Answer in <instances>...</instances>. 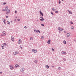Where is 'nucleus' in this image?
<instances>
[{
    "label": "nucleus",
    "instance_id": "de8ad7c7",
    "mask_svg": "<svg viewBox=\"0 0 76 76\" xmlns=\"http://www.w3.org/2000/svg\"><path fill=\"white\" fill-rule=\"evenodd\" d=\"M6 3H4V4H6Z\"/></svg>",
    "mask_w": 76,
    "mask_h": 76
},
{
    "label": "nucleus",
    "instance_id": "864d4df0",
    "mask_svg": "<svg viewBox=\"0 0 76 76\" xmlns=\"http://www.w3.org/2000/svg\"><path fill=\"white\" fill-rule=\"evenodd\" d=\"M61 31H59V33H60V32H61Z\"/></svg>",
    "mask_w": 76,
    "mask_h": 76
},
{
    "label": "nucleus",
    "instance_id": "bb28decb",
    "mask_svg": "<svg viewBox=\"0 0 76 76\" xmlns=\"http://www.w3.org/2000/svg\"><path fill=\"white\" fill-rule=\"evenodd\" d=\"M60 3H61V1H60V0L59 1V4H60Z\"/></svg>",
    "mask_w": 76,
    "mask_h": 76
},
{
    "label": "nucleus",
    "instance_id": "5701e85b",
    "mask_svg": "<svg viewBox=\"0 0 76 76\" xmlns=\"http://www.w3.org/2000/svg\"><path fill=\"white\" fill-rule=\"evenodd\" d=\"M30 39L31 41H32V39H33V38H32V37H30Z\"/></svg>",
    "mask_w": 76,
    "mask_h": 76
},
{
    "label": "nucleus",
    "instance_id": "2f4dec72",
    "mask_svg": "<svg viewBox=\"0 0 76 76\" xmlns=\"http://www.w3.org/2000/svg\"><path fill=\"white\" fill-rule=\"evenodd\" d=\"M37 32H39V33H40V31L38 30H37Z\"/></svg>",
    "mask_w": 76,
    "mask_h": 76
},
{
    "label": "nucleus",
    "instance_id": "39448f33",
    "mask_svg": "<svg viewBox=\"0 0 76 76\" xmlns=\"http://www.w3.org/2000/svg\"><path fill=\"white\" fill-rule=\"evenodd\" d=\"M19 54V53L18 52H14L13 53V54H14V55H16V54Z\"/></svg>",
    "mask_w": 76,
    "mask_h": 76
},
{
    "label": "nucleus",
    "instance_id": "4468645a",
    "mask_svg": "<svg viewBox=\"0 0 76 76\" xmlns=\"http://www.w3.org/2000/svg\"><path fill=\"white\" fill-rule=\"evenodd\" d=\"M62 54H66V52L63 51L62 52Z\"/></svg>",
    "mask_w": 76,
    "mask_h": 76
},
{
    "label": "nucleus",
    "instance_id": "4c0bfd02",
    "mask_svg": "<svg viewBox=\"0 0 76 76\" xmlns=\"http://www.w3.org/2000/svg\"><path fill=\"white\" fill-rule=\"evenodd\" d=\"M41 25H42V26H44V25L42 24H41Z\"/></svg>",
    "mask_w": 76,
    "mask_h": 76
},
{
    "label": "nucleus",
    "instance_id": "9b49d317",
    "mask_svg": "<svg viewBox=\"0 0 76 76\" xmlns=\"http://www.w3.org/2000/svg\"><path fill=\"white\" fill-rule=\"evenodd\" d=\"M2 49H4V45H1Z\"/></svg>",
    "mask_w": 76,
    "mask_h": 76
},
{
    "label": "nucleus",
    "instance_id": "ddd939ff",
    "mask_svg": "<svg viewBox=\"0 0 76 76\" xmlns=\"http://www.w3.org/2000/svg\"><path fill=\"white\" fill-rule=\"evenodd\" d=\"M11 39L13 41V42L14 41V38H13V37H11Z\"/></svg>",
    "mask_w": 76,
    "mask_h": 76
},
{
    "label": "nucleus",
    "instance_id": "1a4fd4ad",
    "mask_svg": "<svg viewBox=\"0 0 76 76\" xmlns=\"http://www.w3.org/2000/svg\"><path fill=\"white\" fill-rule=\"evenodd\" d=\"M15 66L16 67H20V66L18 64L15 65Z\"/></svg>",
    "mask_w": 76,
    "mask_h": 76
},
{
    "label": "nucleus",
    "instance_id": "393cba45",
    "mask_svg": "<svg viewBox=\"0 0 76 76\" xmlns=\"http://www.w3.org/2000/svg\"><path fill=\"white\" fill-rule=\"evenodd\" d=\"M8 7H5V9H6V10L8 9Z\"/></svg>",
    "mask_w": 76,
    "mask_h": 76
},
{
    "label": "nucleus",
    "instance_id": "8fccbe9b",
    "mask_svg": "<svg viewBox=\"0 0 76 76\" xmlns=\"http://www.w3.org/2000/svg\"><path fill=\"white\" fill-rule=\"evenodd\" d=\"M52 67H54V66H52Z\"/></svg>",
    "mask_w": 76,
    "mask_h": 76
},
{
    "label": "nucleus",
    "instance_id": "c756f323",
    "mask_svg": "<svg viewBox=\"0 0 76 76\" xmlns=\"http://www.w3.org/2000/svg\"><path fill=\"white\" fill-rule=\"evenodd\" d=\"M39 12L40 13V15H41V13H42V12H41V11L40 10L39 11Z\"/></svg>",
    "mask_w": 76,
    "mask_h": 76
},
{
    "label": "nucleus",
    "instance_id": "f8f14e48",
    "mask_svg": "<svg viewBox=\"0 0 76 76\" xmlns=\"http://www.w3.org/2000/svg\"><path fill=\"white\" fill-rule=\"evenodd\" d=\"M7 12H8V13H9V12H10V10H9V9H8L7 10Z\"/></svg>",
    "mask_w": 76,
    "mask_h": 76
},
{
    "label": "nucleus",
    "instance_id": "a19ab883",
    "mask_svg": "<svg viewBox=\"0 0 76 76\" xmlns=\"http://www.w3.org/2000/svg\"><path fill=\"white\" fill-rule=\"evenodd\" d=\"M18 21H20V19H18Z\"/></svg>",
    "mask_w": 76,
    "mask_h": 76
},
{
    "label": "nucleus",
    "instance_id": "37998d69",
    "mask_svg": "<svg viewBox=\"0 0 76 76\" xmlns=\"http://www.w3.org/2000/svg\"><path fill=\"white\" fill-rule=\"evenodd\" d=\"M6 18H8V16H6Z\"/></svg>",
    "mask_w": 76,
    "mask_h": 76
},
{
    "label": "nucleus",
    "instance_id": "72a5a7b5",
    "mask_svg": "<svg viewBox=\"0 0 76 76\" xmlns=\"http://www.w3.org/2000/svg\"><path fill=\"white\" fill-rule=\"evenodd\" d=\"M63 60H64V61H66V59H65V58H63Z\"/></svg>",
    "mask_w": 76,
    "mask_h": 76
},
{
    "label": "nucleus",
    "instance_id": "6e6552de",
    "mask_svg": "<svg viewBox=\"0 0 76 76\" xmlns=\"http://www.w3.org/2000/svg\"><path fill=\"white\" fill-rule=\"evenodd\" d=\"M66 35H67V37H70V34L69 33H68L66 34Z\"/></svg>",
    "mask_w": 76,
    "mask_h": 76
},
{
    "label": "nucleus",
    "instance_id": "7ed1b4c3",
    "mask_svg": "<svg viewBox=\"0 0 76 76\" xmlns=\"http://www.w3.org/2000/svg\"><path fill=\"white\" fill-rule=\"evenodd\" d=\"M32 51L33 52H34V53H37V50H34V49H32Z\"/></svg>",
    "mask_w": 76,
    "mask_h": 76
},
{
    "label": "nucleus",
    "instance_id": "6ab92c4d",
    "mask_svg": "<svg viewBox=\"0 0 76 76\" xmlns=\"http://www.w3.org/2000/svg\"><path fill=\"white\" fill-rule=\"evenodd\" d=\"M34 32H36V33H38V31H37V30H34Z\"/></svg>",
    "mask_w": 76,
    "mask_h": 76
},
{
    "label": "nucleus",
    "instance_id": "5fc2aeb1",
    "mask_svg": "<svg viewBox=\"0 0 76 76\" xmlns=\"http://www.w3.org/2000/svg\"><path fill=\"white\" fill-rule=\"evenodd\" d=\"M11 22H12V21H11Z\"/></svg>",
    "mask_w": 76,
    "mask_h": 76
},
{
    "label": "nucleus",
    "instance_id": "f257e3e1",
    "mask_svg": "<svg viewBox=\"0 0 76 76\" xmlns=\"http://www.w3.org/2000/svg\"><path fill=\"white\" fill-rule=\"evenodd\" d=\"M10 67L11 70H13V69H14V67L12 65H10Z\"/></svg>",
    "mask_w": 76,
    "mask_h": 76
},
{
    "label": "nucleus",
    "instance_id": "b1692460",
    "mask_svg": "<svg viewBox=\"0 0 76 76\" xmlns=\"http://www.w3.org/2000/svg\"><path fill=\"white\" fill-rule=\"evenodd\" d=\"M46 67H47V69H48V68H49V66L48 65L46 66Z\"/></svg>",
    "mask_w": 76,
    "mask_h": 76
},
{
    "label": "nucleus",
    "instance_id": "e433bc0d",
    "mask_svg": "<svg viewBox=\"0 0 76 76\" xmlns=\"http://www.w3.org/2000/svg\"><path fill=\"white\" fill-rule=\"evenodd\" d=\"M51 14H52V15H54V14L52 12H51Z\"/></svg>",
    "mask_w": 76,
    "mask_h": 76
},
{
    "label": "nucleus",
    "instance_id": "cd10ccee",
    "mask_svg": "<svg viewBox=\"0 0 76 76\" xmlns=\"http://www.w3.org/2000/svg\"><path fill=\"white\" fill-rule=\"evenodd\" d=\"M55 12L56 13H58V11H55Z\"/></svg>",
    "mask_w": 76,
    "mask_h": 76
},
{
    "label": "nucleus",
    "instance_id": "a211bd4d",
    "mask_svg": "<svg viewBox=\"0 0 76 76\" xmlns=\"http://www.w3.org/2000/svg\"><path fill=\"white\" fill-rule=\"evenodd\" d=\"M64 44H66V41L65 40H64Z\"/></svg>",
    "mask_w": 76,
    "mask_h": 76
},
{
    "label": "nucleus",
    "instance_id": "a878e982",
    "mask_svg": "<svg viewBox=\"0 0 76 76\" xmlns=\"http://www.w3.org/2000/svg\"><path fill=\"white\" fill-rule=\"evenodd\" d=\"M34 63H37V60H35L34 61Z\"/></svg>",
    "mask_w": 76,
    "mask_h": 76
},
{
    "label": "nucleus",
    "instance_id": "a18cd8bd",
    "mask_svg": "<svg viewBox=\"0 0 76 76\" xmlns=\"http://www.w3.org/2000/svg\"><path fill=\"white\" fill-rule=\"evenodd\" d=\"M24 28H25V29H26V26H25L24 27Z\"/></svg>",
    "mask_w": 76,
    "mask_h": 76
},
{
    "label": "nucleus",
    "instance_id": "09e8293b",
    "mask_svg": "<svg viewBox=\"0 0 76 76\" xmlns=\"http://www.w3.org/2000/svg\"><path fill=\"white\" fill-rule=\"evenodd\" d=\"M1 37H3V34H1Z\"/></svg>",
    "mask_w": 76,
    "mask_h": 76
},
{
    "label": "nucleus",
    "instance_id": "20e7f679",
    "mask_svg": "<svg viewBox=\"0 0 76 76\" xmlns=\"http://www.w3.org/2000/svg\"><path fill=\"white\" fill-rule=\"evenodd\" d=\"M58 31H63V30H64L63 29L61 28L60 27L58 28Z\"/></svg>",
    "mask_w": 76,
    "mask_h": 76
},
{
    "label": "nucleus",
    "instance_id": "c03bdc74",
    "mask_svg": "<svg viewBox=\"0 0 76 76\" xmlns=\"http://www.w3.org/2000/svg\"><path fill=\"white\" fill-rule=\"evenodd\" d=\"M4 44L5 45H7V44H6V43H4Z\"/></svg>",
    "mask_w": 76,
    "mask_h": 76
},
{
    "label": "nucleus",
    "instance_id": "423d86ee",
    "mask_svg": "<svg viewBox=\"0 0 76 76\" xmlns=\"http://www.w3.org/2000/svg\"><path fill=\"white\" fill-rule=\"evenodd\" d=\"M20 71L21 72L23 73L24 72V71H25V69H20Z\"/></svg>",
    "mask_w": 76,
    "mask_h": 76
},
{
    "label": "nucleus",
    "instance_id": "6e6d98bb",
    "mask_svg": "<svg viewBox=\"0 0 76 76\" xmlns=\"http://www.w3.org/2000/svg\"><path fill=\"white\" fill-rule=\"evenodd\" d=\"M63 1V0H62Z\"/></svg>",
    "mask_w": 76,
    "mask_h": 76
},
{
    "label": "nucleus",
    "instance_id": "dca6fc26",
    "mask_svg": "<svg viewBox=\"0 0 76 76\" xmlns=\"http://www.w3.org/2000/svg\"><path fill=\"white\" fill-rule=\"evenodd\" d=\"M52 10L53 11H55L56 10V9H54V8H52Z\"/></svg>",
    "mask_w": 76,
    "mask_h": 76
},
{
    "label": "nucleus",
    "instance_id": "2eb2a0df",
    "mask_svg": "<svg viewBox=\"0 0 76 76\" xmlns=\"http://www.w3.org/2000/svg\"><path fill=\"white\" fill-rule=\"evenodd\" d=\"M3 34L4 35V36L6 35V33L4 31H3Z\"/></svg>",
    "mask_w": 76,
    "mask_h": 76
},
{
    "label": "nucleus",
    "instance_id": "f3484780",
    "mask_svg": "<svg viewBox=\"0 0 76 76\" xmlns=\"http://www.w3.org/2000/svg\"><path fill=\"white\" fill-rule=\"evenodd\" d=\"M3 22H4V23H5V20H4V19H3Z\"/></svg>",
    "mask_w": 76,
    "mask_h": 76
},
{
    "label": "nucleus",
    "instance_id": "412c9836",
    "mask_svg": "<svg viewBox=\"0 0 76 76\" xmlns=\"http://www.w3.org/2000/svg\"><path fill=\"white\" fill-rule=\"evenodd\" d=\"M7 23H8V24H9V25H10V22H9V21H7Z\"/></svg>",
    "mask_w": 76,
    "mask_h": 76
},
{
    "label": "nucleus",
    "instance_id": "79ce46f5",
    "mask_svg": "<svg viewBox=\"0 0 76 76\" xmlns=\"http://www.w3.org/2000/svg\"><path fill=\"white\" fill-rule=\"evenodd\" d=\"M17 12V11H15V13H16Z\"/></svg>",
    "mask_w": 76,
    "mask_h": 76
},
{
    "label": "nucleus",
    "instance_id": "ea45409f",
    "mask_svg": "<svg viewBox=\"0 0 76 76\" xmlns=\"http://www.w3.org/2000/svg\"><path fill=\"white\" fill-rule=\"evenodd\" d=\"M61 69V68L59 67H58V69H59V70H60Z\"/></svg>",
    "mask_w": 76,
    "mask_h": 76
},
{
    "label": "nucleus",
    "instance_id": "7c9ffc66",
    "mask_svg": "<svg viewBox=\"0 0 76 76\" xmlns=\"http://www.w3.org/2000/svg\"><path fill=\"white\" fill-rule=\"evenodd\" d=\"M40 14H41V15L42 16H44V14H43V13H41Z\"/></svg>",
    "mask_w": 76,
    "mask_h": 76
},
{
    "label": "nucleus",
    "instance_id": "4be33fe9",
    "mask_svg": "<svg viewBox=\"0 0 76 76\" xmlns=\"http://www.w3.org/2000/svg\"><path fill=\"white\" fill-rule=\"evenodd\" d=\"M18 42L19 44H20V41L19 40Z\"/></svg>",
    "mask_w": 76,
    "mask_h": 76
},
{
    "label": "nucleus",
    "instance_id": "9d476101",
    "mask_svg": "<svg viewBox=\"0 0 76 76\" xmlns=\"http://www.w3.org/2000/svg\"><path fill=\"white\" fill-rule=\"evenodd\" d=\"M50 41H51V40L50 39H49V40L48 41V44H50Z\"/></svg>",
    "mask_w": 76,
    "mask_h": 76
},
{
    "label": "nucleus",
    "instance_id": "c85d7f7f",
    "mask_svg": "<svg viewBox=\"0 0 76 76\" xmlns=\"http://www.w3.org/2000/svg\"><path fill=\"white\" fill-rule=\"evenodd\" d=\"M71 29H74V27H73V26H72L71 27Z\"/></svg>",
    "mask_w": 76,
    "mask_h": 76
},
{
    "label": "nucleus",
    "instance_id": "f704fd0d",
    "mask_svg": "<svg viewBox=\"0 0 76 76\" xmlns=\"http://www.w3.org/2000/svg\"><path fill=\"white\" fill-rule=\"evenodd\" d=\"M52 51H54V49L52 48Z\"/></svg>",
    "mask_w": 76,
    "mask_h": 76
},
{
    "label": "nucleus",
    "instance_id": "aec40b11",
    "mask_svg": "<svg viewBox=\"0 0 76 76\" xmlns=\"http://www.w3.org/2000/svg\"><path fill=\"white\" fill-rule=\"evenodd\" d=\"M5 11H6V9H3L2 10V12Z\"/></svg>",
    "mask_w": 76,
    "mask_h": 76
},
{
    "label": "nucleus",
    "instance_id": "49530a36",
    "mask_svg": "<svg viewBox=\"0 0 76 76\" xmlns=\"http://www.w3.org/2000/svg\"><path fill=\"white\" fill-rule=\"evenodd\" d=\"M64 33H66V31H64Z\"/></svg>",
    "mask_w": 76,
    "mask_h": 76
},
{
    "label": "nucleus",
    "instance_id": "603ef678",
    "mask_svg": "<svg viewBox=\"0 0 76 76\" xmlns=\"http://www.w3.org/2000/svg\"><path fill=\"white\" fill-rule=\"evenodd\" d=\"M20 47L21 48V49L22 48V47H21V46H20Z\"/></svg>",
    "mask_w": 76,
    "mask_h": 76
},
{
    "label": "nucleus",
    "instance_id": "58836bf2",
    "mask_svg": "<svg viewBox=\"0 0 76 76\" xmlns=\"http://www.w3.org/2000/svg\"><path fill=\"white\" fill-rule=\"evenodd\" d=\"M8 12H7L6 13V14L7 15H9V13H8Z\"/></svg>",
    "mask_w": 76,
    "mask_h": 76
},
{
    "label": "nucleus",
    "instance_id": "f03ea898",
    "mask_svg": "<svg viewBox=\"0 0 76 76\" xmlns=\"http://www.w3.org/2000/svg\"><path fill=\"white\" fill-rule=\"evenodd\" d=\"M40 21H43V20H45L43 18V17H41L40 18Z\"/></svg>",
    "mask_w": 76,
    "mask_h": 76
},
{
    "label": "nucleus",
    "instance_id": "473e14b6",
    "mask_svg": "<svg viewBox=\"0 0 76 76\" xmlns=\"http://www.w3.org/2000/svg\"><path fill=\"white\" fill-rule=\"evenodd\" d=\"M41 38H42V39H44V37L42 36V37H41Z\"/></svg>",
    "mask_w": 76,
    "mask_h": 76
},
{
    "label": "nucleus",
    "instance_id": "c9c22d12",
    "mask_svg": "<svg viewBox=\"0 0 76 76\" xmlns=\"http://www.w3.org/2000/svg\"><path fill=\"white\" fill-rule=\"evenodd\" d=\"M70 23H71V24H73V23L72 22V21H71Z\"/></svg>",
    "mask_w": 76,
    "mask_h": 76
},
{
    "label": "nucleus",
    "instance_id": "3c124183",
    "mask_svg": "<svg viewBox=\"0 0 76 76\" xmlns=\"http://www.w3.org/2000/svg\"><path fill=\"white\" fill-rule=\"evenodd\" d=\"M2 73V72H0V74H1Z\"/></svg>",
    "mask_w": 76,
    "mask_h": 76
},
{
    "label": "nucleus",
    "instance_id": "0eeeda50",
    "mask_svg": "<svg viewBox=\"0 0 76 76\" xmlns=\"http://www.w3.org/2000/svg\"><path fill=\"white\" fill-rule=\"evenodd\" d=\"M67 11L69 12V14H70V15H72V12L70 11L69 10H67Z\"/></svg>",
    "mask_w": 76,
    "mask_h": 76
}]
</instances>
